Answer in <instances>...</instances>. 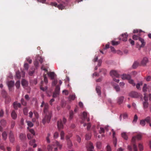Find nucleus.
<instances>
[{
  "label": "nucleus",
  "instance_id": "nucleus-1",
  "mask_svg": "<svg viewBox=\"0 0 151 151\" xmlns=\"http://www.w3.org/2000/svg\"><path fill=\"white\" fill-rule=\"evenodd\" d=\"M41 107H44V113H46V114H48V117L47 118V121L49 120L51 117V112L48 111L47 109L48 108V105L47 103H45L43 101L40 106Z\"/></svg>",
  "mask_w": 151,
  "mask_h": 151
},
{
  "label": "nucleus",
  "instance_id": "nucleus-2",
  "mask_svg": "<svg viewBox=\"0 0 151 151\" xmlns=\"http://www.w3.org/2000/svg\"><path fill=\"white\" fill-rule=\"evenodd\" d=\"M51 5L56 7H57L59 9L62 10L66 7L67 5V3L62 2L58 5L56 3L52 2L51 3Z\"/></svg>",
  "mask_w": 151,
  "mask_h": 151
},
{
  "label": "nucleus",
  "instance_id": "nucleus-3",
  "mask_svg": "<svg viewBox=\"0 0 151 151\" xmlns=\"http://www.w3.org/2000/svg\"><path fill=\"white\" fill-rule=\"evenodd\" d=\"M142 135L140 134H139L136 136H134L132 137V142L134 143L136 141V140H139L142 139Z\"/></svg>",
  "mask_w": 151,
  "mask_h": 151
},
{
  "label": "nucleus",
  "instance_id": "nucleus-4",
  "mask_svg": "<svg viewBox=\"0 0 151 151\" xmlns=\"http://www.w3.org/2000/svg\"><path fill=\"white\" fill-rule=\"evenodd\" d=\"M110 75L113 78L115 77L119 78V76L118 73L115 70H112L111 71Z\"/></svg>",
  "mask_w": 151,
  "mask_h": 151
},
{
  "label": "nucleus",
  "instance_id": "nucleus-5",
  "mask_svg": "<svg viewBox=\"0 0 151 151\" xmlns=\"http://www.w3.org/2000/svg\"><path fill=\"white\" fill-rule=\"evenodd\" d=\"M60 87L58 86H57L56 87V89L55 92L54 93L53 95V97L55 98L59 94L60 91Z\"/></svg>",
  "mask_w": 151,
  "mask_h": 151
},
{
  "label": "nucleus",
  "instance_id": "nucleus-6",
  "mask_svg": "<svg viewBox=\"0 0 151 151\" xmlns=\"http://www.w3.org/2000/svg\"><path fill=\"white\" fill-rule=\"evenodd\" d=\"M128 35L127 33L122 34L119 37V39L123 41H126Z\"/></svg>",
  "mask_w": 151,
  "mask_h": 151
},
{
  "label": "nucleus",
  "instance_id": "nucleus-7",
  "mask_svg": "<svg viewBox=\"0 0 151 151\" xmlns=\"http://www.w3.org/2000/svg\"><path fill=\"white\" fill-rule=\"evenodd\" d=\"M88 151H94V147L91 143H88L86 146Z\"/></svg>",
  "mask_w": 151,
  "mask_h": 151
},
{
  "label": "nucleus",
  "instance_id": "nucleus-8",
  "mask_svg": "<svg viewBox=\"0 0 151 151\" xmlns=\"http://www.w3.org/2000/svg\"><path fill=\"white\" fill-rule=\"evenodd\" d=\"M62 120L60 119L58 121L57 127L59 130L63 128V125L62 123Z\"/></svg>",
  "mask_w": 151,
  "mask_h": 151
},
{
  "label": "nucleus",
  "instance_id": "nucleus-9",
  "mask_svg": "<svg viewBox=\"0 0 151 151\" xmlns=\"http://www.w3.org/2000/svg\"><path fill=\"white\" fill-rule=\"evenodd\" d=\"M44 117L43 118L42 120V122L44 124H45L46 123H49L50 121V119L49 120V121H47V118L48 117V114H46V113H44Z\"/></svg>",
  "mask_w": 151,
  "mask_h": 151
},
{
  "label": "nucleus",
  "instance_id": "nucleus-10",
  "mask_svg": "<svg viewBox=\"0 0 151 151\" xmlns=\"http://www.w3.org/2000/svg\"><path fill=\"white\" fill-rule=\"evenodd\" d=\"M129 96L134 98H137L139 96V95L137 93L135 92H132L130 93Z\"/></svg>",
  "mask_w": 151,
  "mask_h": 151
},
{
  "label": "nucleus",
  "instance_id": "nucleus-11",
  "mask_svg": "<svg viewBox=\"0 0 151 151\" xmlns=\"http://www.w3.org/2000/svg\"><path fill=\"white\" fill-rule=\"evenodd\" d=\"M87 116V114L86 112H84L82 113L81 115V117L82 119L86 120L88 122L90 120L89 118H87L86 116Z\"/></svg>",
  "mask_w": 151,
  "mask_h": 151
},
{
  "label": "nucleus",
  "instance_id": "nucleus-12",
  "mask_svg": "<svg viewBox=\"0 0 151 151\" xmlns=\"http://www.w3.org/2000/svg\"><path fill=\"white\" fill-rule=\"evenodd\" d=\"M55 145V147H54V151H57L58 150V148L57 147H55V146H57L58 147H59L60 149H61L62 147V145L60 144L59 142H58L57 141H56L55 142V144H54Z\"/></svg>",
  "mask_w": 151,
  "mask_h": 151
},
{
  "label": "nucleus",
  "instance_id": "nucleus-13",
  "mask_svg": "<svg viewBox=\"0 0 151 151\" xmlns=\"http://www.w3.org/2000/svg\"><path fill=\"white\" fill-rule=\"evenodd\" d=\"M124 99V97L123 96H121L118 98L117 99V103L119 104H122L123 101Z\"/></svg>",
  "mask_w": 151,
  "mask_h": 151
},
{
  "label": "nucleus",
  "instance_id": "nucleus-14",
  "mask_svg": "<svg viewBox=\"0 0 151 151\" xmlns=\"http://www.w3.org/2000/svg\"><path fill=\"white\" fill-rule=\"evenodd\" d=\"M148 62V58L147 57H144L142 59L141 63L143 65H145Z\"/></svg>",
  "mask_w": 151,
  "mask_h": 151
},
{
  "label": "nucleus",
  "instance_id": "nucleus-15",
  "mask_svg": "<svg viewBox=\"0 0 151 151\" xmlns=\"http://www.w3.org/2000/svg\"><path fill=\"white\" fill-rule=\"evenodd\" d=\"M122 78L123 80H129L131 78V76L129 75L123 74L122 75Z\"/></svg>",
  "mask_w": 151,
  "mask_h": 151
},
{
  "label": "nucleus",
  "instance_id": "nucleus-16",
  "mask_svg": "<svg viewBox=\"0 0 151 151\" xmlns=\"http://www.w3.org/2000/svg\"><path fill=\"white\" fill-rule=\"evenodd\" d=\"M48 76L50 77L51 79H53L55 75L54 72H50L47 73Z\"/></svg>",
  "mask_w": 151,
  "mask_h": 151
},
{
  "label": "nucleus",
  "instance_id": "nucleus-17",
  "mask_svg": "<svg viewBox=\"0 0 151 151\" xmlns=\"http://www.w3.org/2000/svg\"><path fill=\"white\" fill-rule=\"evenodd\" d=\"M14 107V109H17L18 108L21 107V104L19 103H18L17 102H14L13 104Z\"/></svg>",
  "mask_w": 151,
  "mask_h": 151
},
{
  "label": "nucleus",
  "instance_id": "nucleus-18",
  "mask_svg": "<svg viewBox=\"0 0 151 151\" xmlns=\"http://www.w3.org/2000/svg\"><path fill=\"white\" fill-rule=\"evenodd\" d=\"M55 145H48L47 147V151H52L53 147H55Z\"/></svg>",
  "mask_w": 151,
  "mask_h": 151
},
{
  "label": "nucleus",
  "instance_id": "nucleus-19",
  "mask_svg": "<svg viewBox=\"0 0 151 151\" xmlns=\"http://www.w3.org/2000/svg\"><path fill=\"white\" fill-rule=\"evenodd\" d=\"M139 41L141 42L142 44L140 46V47H144L145 44V42L144 40L141 38H139Z\"/></svg>",
  "mask_w": 151,
  "mask_h": 151
},
{
  "label": "nucleus",
  "instance_id": "nucleus-20",
  "mask_svg": "<svg viewBox=\"0 0 151 151\" xmlns=\"http://www.w3.org/2000/svg\"><path fill=\"white\" fill-rule=\"evenodd\" d=\"M22 84L24 88L27 87L28 85L27 81L24 79H23L22 81Z\"/></svg>",
  "mask_w": 151,
  "mask_h": 151
},
{
  "label": "nucleus",
  "instance_id": "nucleus-21",
  "mask_svg": "<svg viewBox=\"0 0 151 151\" xmlns=\"http://www.w3.org/2000/svg\"><path fill=\"white\" fill-rule=\"evenodd\" d=\"M14 81H11L8 82L7 85L9 88H11L14 85Z\"/></svg>",
  "mask_w": 151,
  "mask_h": 151
},
{
  "label": "nucleus",
  "instance_id": "nucleus-22",
  "mask_svg": "<svg viewBox=\"0 0 151 151\" xmlns=\"http://www.w3.org/2000/svg\"><path fill=\"white\" fill-rule=\"evenodd\" d=\"M9 138L10 141L11 142H13L14 141V137L13 134L12 132H10L9 133Z\"/></svg>",
  "mask_w": 151,
  "mask_h": 151
},
{
  "label": "nucleus",
  "instance_id": "nucleus-23",
  "mask_svg": "<svg viewBox=\"0 0 151 151\" xmlns=\"http://www.w3.org/2000/svg\"><path fill=\"white\" fill-rule=\"evenodd\" d=\"M122 136V137L124 139H125L127 140L128 139V137L126 133V132H123L121 134Z\"/></svg>",
  "mask_w": 151,
  "mask_h": 151
},
{
  "label": "nucleus",
  "instance_id": "nucleus-24",
  "mask_svg": "<svg viewBox=\"0 0 151 151\" xmlns=\"http://www.w3.org/2000/svg\"><path fill=\"white\" fill-rule=\"evenodd\" d=\"M11 116L12 118L14 119H15L16 118L17 115L15 111H14L12 112Z\"/></svg>",
  "mask_w": 151,
  "mask_h": 151
},
{
  "label": "nucleus",
  "instance_id": "nucleus-25",
  "mask_svg": "<svg viewBox=\"0 0 151 151\" xmlns=\"http://www.w3.org/2000/svg\"><path fill=\"white\" fill-rule=\"evenodd\" d=\"M144 109H147L148 107L149 104L147 102L145 101L143 103Z\"/></svg>",
  "mask_w": 151,
  "mask_h": 151
},
{
  "label": "nucleus",
  "instance_id": "nucleus-26",
  "mask_svg": "<svg viewBox=\"0 0 151 151\" xmlns=\"http://www.w3.org/2000/svg\"><path fill=\"white\" fill-rule=\"evenodd\" d=\"M43 83V81H42L41 83V85L40 86V89L43 91H45L47 90V87L45 86V87H43V86L42 84V83Z\"/></svg>",
  "mask_w": 151,
  "mask_h": 151
},
{
  "label": "nucleus",
  "instance_id": "nucleus-27",
  "mask_svg": "<svg viewBox=\"0 0 151 151\" xmlns=\"http://www.w3.org/2000/svg\"><path fill=\"white\" fill-rule=\"evenodd\" d=\"M96 90L98 95H100L101 94L100 87L98 86H97L96 88Z\"/></svg>",
  "mask_w": 151,
  "mask_h": 151
},
{
  "label": "nucleus",
  "instance_id": "nucleus-28",
  "mask_svg": "<svg viewBox=\"0 0 151 151\" xmlns=\"http://www.w3.org/2000/svg\"><path fill=\"white\" fill-rule=\"evenodd\" d=\"M65 133L64 132L62 131L60 133V139L61 140H64V139Z\"/></svg>",
  "mask_w": 151,
  "mask_h": 151
},
{
  "label": "nucleus",
  "instance_id": "nucleus-29",
  "mask_svg": "<svg viewBox=\"0 0 151 151\" xmlns=\"http://www.w3.org/2000/svg\"><path fill=\"white\" fill-rule=\"evenodd\" d=\"M145 122L149 123L150 122L151 120V118L150 116H148L145 119Z\"/></svg>",
  "mask_w": 151,
  "mask_h": 151
},
{
  "label": "nucleus",
  "instance_id": "nucleus-30",
  "mask_svg": "<svg viewBox=\"0 0 151 151\" xmlns=\"http://www.w3.org/2000/svg\"><path fill=\"white\" fill-rule=\"evenodd\" d=\"M143 83L142 82H140L139 83H138L136 85L137 88L138 89H140V86L142 85Z\"/></svg>",
  "mask_w": 151,
  "mask_h": 151
},
{
  "label": "nucleus",
  "instance_id": "nucleus-31",
  "mask_svg": "<svg viewBox=\"0 0 151 151\" xmlns=\"http://www.w3.org/2000/svg\"><path fill=\"white\" fill-rule=\"evenodd\" d=\"M19 138L21 140H23L26 138L25 134H21L19 135Z\"/></svg>",
  "mask_w": 151,
  "mask_h": 151
},
{
  "label": "nucleus",
  "instance_id": "nucleus-32",
  "mask_svg": "<svg viewBox=\"0 0 151 151\" xmlns=\"http://www.w3.org/2000/svg\"><path fill=\"white\" fill-rule=\"evenodd\" d=\"M130 84H131L133 86H135V83L134 82V81L133 80L130 79L128 80Z\"/></svg>",
  "mask_w": 151,
  "mask_h": 151
},
{
  "label": "nucleus",
  "instance_id": "nucleus-33",
  "mask_svg": "<svg viewBox=\"0 0 151 151\" xmlns=\"http://www.w3.org/2000/svg\"><path fill=\"white\" fill-rule=\"evenodd\" d=\"M59 137V134L57 132H55L53 134V137L55 139H57Z\"/></svg>",
  "mask_w": 151,
  "mask_h": 151
},
{
  "label": "nucleus",
  "instance_id": "nucleus-34",
  "mask_svg": "<svg viewBox=\"0 0 151 151\" xmlns=\"http://www.w3.org/2000/svg\"><path fill=\"white\" fill-rule=\"evenodd\" d=\"M4 140H6L7 137V134L5 132H3L2 134Z\"/></svg>",
  "mask_w": 151,
  "mask_h": 151
},
{
  "label": "nucleus",
  "instance_id": "nucleus-35",
  "mask_svg": "<svg viewBox=\"0 0 151 151\" xmlns=\"http://www.w3.org/2000/svg\"><path fill=\"white\" fill-rule=\"evenodd\" d=\"M67 145L69 147H71L72 146L73 144L70 140H68V141H67Z\"/></svg>",
  "mask_w": 151,
  "mask_h": 151
},
{
  "label": "nucleus",
  "instance_id": "nucleus-36",
  "mask_svg": "<svg viewBox=\"0 0 151 151\" xmlns=\"http://www.w3.org/2000/svg\"><path fill=\"white\" fill-rule=\"evenodd\" d=\"M50 136V133H48L47 134V137H46V139L47 140V142L48 143H50V140L49 139V138Z\"/></svg>",
  "mask_w": 151,
  "mask_h": 151
},
{
  "label": "nucleus",
  "instance_id": "nucleus-37",
  "mask_svg": "<svg viewBox=\"0 0 151 151\" xmlns=\"http://www.w3.org/2000/svg\"><path fill=\"white\" fill-rule=\"evenodd\" d=\"M27 125L29 127H32L33 126V124L30 121H27Z\"/></svg>",
  "mask_w": 151,
  "mask_h": 151
},
{
  "label": "nucleus",
  "instance_id": "nucleus-38",
  "mask_svg": "<svg viewBox=\"0 0 151 151\" xmlns=\"http://www.w3.org/2000/svg\"><path fill=\"white\" fill-rule=\"evenodd\" d=\"M139 38H141L139 37V36H138L135 35H133L132 37L133 39L135 40H137L138 39L139 40Z\"/></svg>",
  "mask_w": 151,
  "mask_h": 151
},
{
  "label": "nucleus",
  "instance_id": "nucleus-39",
  "mask_svg": "<svg viewBox=\"0 0 151 151\" xmlns=\"http://www.w3.org/2000/svg\"><path fill=\"white\" fill-rule=\"evenodd\" d=\"M112 44L113 45H117L119 44V42H117L114 41H111Z\"/></svg>",
  "mask_w": 151,
  "mask_h": 151
},
{
  "label": "nucleus",
  "instance_id": "nucleus-40",
  "mask_svg": "<svg viewBox=\"0 0 151 151\" xmlns=\"http://www.w3.org/2000/svg\"><path fill=\"white\" fill-rule=\"evenodd\" d=\"M76 98V96L75 95H70L69 97V99L70 100H73Z\"/></svg>",
  "mask_w": 151,
  "mask_h": 151
},
{
  "label": "nucleus",
  "instance_id": "nucleus-41",
  "mask_svg": "<svg viewBox=\"0 0 151 151\" xmlns=\"http://www.w3.org/2000/svg\"><path fill=\"white\" fill-rule=\"evenodd\" d=\"M145 121L144 120H142L140 121V124L142 126H144L145 125Z\"/></svg>",
  "mask_w": 151,
  "mask_h": 151
},
{
  "label": "nucleus",
  "instance_id": "nucleus-42",
  "mask_svg": "<svg viewBox=\"0 0 151 151\" xmlns=\"http://www.w3.org/2000/svg\"><path fill=\"white\" fill-rule=\"evenodd\" d=\"M15 86L17 88H19L20 86V82L19 81H17L16 83Z\"/></svg>",
  "mask_w": 151,
  "mask_h": 151
},
{
  "label": "nucleus",
  "instance_id": "nucleus-43",
  "mask_svg": "<svg viewBox=\"0 0 151 151\" xmlns=\"http://www.w3.org/2000/svg\"><path fill=\"white\" fill-rule=\"evenodd\" d=\"M147 85L146 84H145L144 85L142 89L143 91L144 92H146L147 91Z\"/></svg>",
  "mask_w": 151,
  "mask_h": 151
},
{
  "label": "nucleus",
  "instance_id": "nucleus-44",
  "mask_svg": "<svg viewBox=\"0 0 151 151\" xmlns=\"http://www.w3.org/2000/svg\"><path fill=\"white\" fill-rule=\"evenodd\" d=\"M91 137V135L90 134H87L86 136V139L87 140L89 139H90Z\"/></svg>",
  "mask_w": 151,
  "mask_h": 151
},
{
  "label": "nucleus",
  "instance_id": "nucleus-45",
  "mask_svg": "<svg viewBox=\"0 0 151 151\" xmlns=\"http://www.w3.org/2000/svg\"><path fill=\"white\" fill-rule=\"evenodd\" d=\"M27 129L29 130V132L33 134V135H35V132L33 129H29V127H27Z\"/></svg>",
  "mask_w": 151,
  "mask_h": 151
},
{
  "label": "nucleus",
  "instance_id": "nucleus-46",
  "mask_svg": "<svg viewBox=\"0 0 151 151\" xmlns=\"http://www.w3.org/2000/svg\"><path fill=\"white\" fill-rule=\"evenodd\" d=\"M37 59V60H38L41 63H42L43 61V59L40 56L38 57Z\"/></svg>",
  "mask_w": 151,
  "mask_h": 151
},
{
  "label": "nucleus",
  "instance_id": "nucleus-47",
  "mask_svg": "<svg viewBox=\"0 0 151 151\" xmlns=\"http://www.w3.org/2000/svg\"><path fill=\"white\" fill-rule=\"evenodd\" d=\"M139 147L140 151H142L143 150V147L142 145L140 143L139 144Z\"/></svg>",
  "mask_w": 151,
  "mask_h": 151
},
{
  "label": "nucleus",
  "instance_id": "nucleus-48",
  "mask_svg": "<svg viewBox=\"0 0 151 151\" xmlns=\"http://www.w3.org/2000/svg\"><path fill=\"white\" fill-rule=\"evenodd\" d=\"M24 114L25 115H27L28 114V110L27 109L25 108L23 109Z\"/></svg>",
  "mask_w": 151,
  "mask_h": 151
},
{
  "label": "nucleus",
  "instance_id": "nucleus-49",
  "mask_svg": "<svg viewBox=\"0 0 151 151\" xmlns=\"http://www.w3.org/2000/svg\"><path fill=\"white\" fill-rule=\"evenodd\" d=\"M138 65V63L137 62H135L132 65L134 68H136Z\"/></svg>",
  "mask_w": 151,
  "mask_h": 151
},
{
  "label": "nucleus",
  "instance_id": "nucleus-50",
  "mask_svg": "<svg viewBox=\"0 0 151 151\" xmlns=\"http://www.w3.org/2000/svg\"><path fill=\"white\" fill-rule=\"evenodd\" d=\"M114 88L116 90V91L117 92H118L120 91V88L119 87L118 85H117L116 86L114 87Z\"/></svg>",
  "mask_w": 151,
  "mask_h": 151
},
{
  "label": "nucleus",
  "instance_id": "nucleus-51",
  "mask_svg": "<svg viewBox=\"0 0 151 151\" xmlns=\"http://www.w3.org/2000/svg\"><path fill=\"white\" fill-rule=\"evenodd\" d=\"M0 123L1 125L3 126H4L6 124V122L4 120H2L1 121Z\"/></svg>",
  "mask_w": 151,
  "mask_h": 151
},
{
  "label": "nucleus",
  "instance_id": "nucleus-52",
  "mask_svg": "<svg viewBox=\"0 0 151 151\" xmlns=\"http://www.w3.org/2000/svg\"><path fill=\"white\" fill-rule=\"evenodd\" d=\"M16 77L18 78H21V76L20 75V72L19 71H17L16 72Z\"/></svg>",
  "mask_w": 151,
  "mask_h": 151
},
{
  "label": "nucleus",
  "instance_id": "nucleus-53",
  "mask_svg": "<svg viewBox=\"0 0 151 151\" xmlns=\"http://www.w3.org/2000/svg\"><path fill=\"white\" fill-rule=\"evenodd\" d=\"M138 119V117L137 115H135L134 116V119L133 121V122H136Z\"/></svg>",
  "mask_w": 151,
  "mask_h": 151
},
{
  "label": "nucleus",
  "instance_id": "nucleus-54",
  "mask_svg": "<svg viewBox=\"0 0 151 151\" xmlns=\"http://www.w3.org/2000/svg\"><path fill=\"white\" fill-rule=\"evenodd\" d=\"M26 59L27 61L29 63H31L32 62V60L30 59V57H28Z\"/></svg>",
  "mask_w": 151,
  "mask_h": 151
},
{
  "label": "nucleus",
  "instance_id": "nucleus-55",
  "mask_svg": "<svg viewBox=\"0 0 151 151\" xmlns=\"http://www.w3.org/2000/svg\"><path fill=\"white\" fill-rule=\"evenodd\" d=\"M101 146V143L100 142H98L97 143L96 146L99 149L100 148Z\"/></svg>",
  "mask_w": 151,
  "mask_h": 151
},
{
  "label": "nucleus",
  "instance_id": "nucleus-56",
  "mask_svg": "<svg viewBox=\"0 0 151 151\" xmlns=\"http://www.w3.org/2000/svg\"><path fill=\"white\" fill-rule=\"evenodd\" d=\"M24 68L26 70H28V68H29V65L27 63H24Z\"/></svg>",
  "mask_w": 151,
  "mask_h": 151
},
{
  "label": "nucleus",
  "instance_id": "nucleus-57",
  "mask_svg": "<svg viewBox=\"0 0 151 151\" xmlns=\"http://www.w3.org/2000/svg\"><path fill=\"white\" fill-rule=\"evenodd\" d=\"M63 93L66 95H67L68 94V91L67 90H64L63 91Z\"/></svg>",
  "mask_w": 151,
  "mask_h": 151
},
{
  "label": "nucleus",
  "instance_id": "nucleus-58",
  "mask_svg": "<svg viewBox=\"0 0 151 151\" xmlns=\"http://www.w3.org/2000/svg\"><path fill=\"white\" fill-rule=\"evenodd\" d=\"M33 136L34 135H32L31 134H29L27 135V137L28 139H31L33 137Z\"/></svg>",
  "mask_w": 151,
  "mask_h": 151
},
{
  "label": "nucleus",
  "instance_id": "nucleus-59",
  "mask_svg": "<svg viewBox=\"0 0 151 151\" xmlns=\"http://www.w3.org/2000/svg\"><path fill=\"white\" fill-rule=\"evenodd\" d=\"M35 139L31 140L29 142V144L31 145H32L35 142Z\"/></svg>",
  "mask_w": 151,
  "mask_h": 151
},
{
  "label": "nucleus",
  "instance_id": "nucleus-60",
  "mask_svg": "<svg viewBox=\"0 0 151 151\" xmlns=\"http://www.w3.org/2000/svg\"><path fill=\"white\" fill-rule=\"evenodd\" d=\"M77 139V141L79 142L80 143L81 142V138L80 137L78 136L77 135L76 136Z\"/></svg>",
  "mask_w": 151,
  "mask_h": 151
},
{
  "label": "nucleus",
  "instance_id": "nucleus-61",
  "mask_svg": "<svg viewBox=\"0 0 151 151\" xmlns=\"http://www.w3.org/2000/svg\"><path fill=\"white\" fill-rule=\"evenodd\" d=\"M133 148L134 151H138L137 147L135 144L133 145Z\"/></svg>",
  "mask_w": 151,
  "mask_h": 151
},
{
  "label": "nucleus",
  "instance_id": "nucleus-62",
  "mask_svg": "<svg viewBox=\"0 0 151 151\" xmlns=\"http://www.w3.org/2000/svg\"><path fill=\"white\" fill-rule=\"evenodd\" d=\"M129 41L132 45H134V42L133 40H132L131 39H129Z\"/></svg>",
  "mask_w": 151,
  "mask_h": 151
},
{
  "label": "nucleus",
  "instance_id": "nucleus-63",
  "mask_svg": "<svg viewBox=\"0 0 151 151\" xmlns=\"http://www.w3.org/2000/svg\"><path fill=\"white\" fill-rule=\"evenodd\" d=\"M107 151H111V149L110 147L108 145L106 146Z\"/></svg>",
  "mask_w": 151,
  "mask_h": 151
},
{
  "label": "nucleus",
  "instance_id": "nucleus-64",
  "mask_svg": "<svg viewBox=\"0 0 151 151\" xmlns=\"http://www.w3.org/2000/svg\"><path fill=\"white\" fill-rule=\"evenodd\" d=\"M146 81H150L151 80V76H148L146 78Z\"/></svg>",
  "mask_w": 151,
  "mask_h": 151
}]
</instances>
